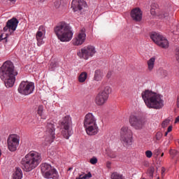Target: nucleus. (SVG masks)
Here are the masks:
<instances>
[{"label":"nucleus","instance_id":"44","mask_svg":"<svg viewBox=\"0 0 179 179\" xmlns=\"http://www.w3.org/2000/svg\"><path fill=\"white\" fill-rule=\"evenodd\" d=\"M167 135H169V132H168V131H166V132L165 133V136H167Z\"/></svg>","mask_w":179,"mask_h":179},{"label":"nucleus","instance_id":"42","mask_svg":"<svg viewBox=\"0 0 179 179\" xmlns=\"http://www.w3.org/2000/svg\"><path fill=\"white\" fill-rule=\"evenodd\" d=\"M178 122H179V116H178L175 120V124H177Z\"/></svg>","mask_w":179,"mask_h":179},{"label":"nucleus","instance_id":"5","mask_svg":"<svg viewBox=\"0 0 179 179\" xmlns=\"http://www.w3.org/2000/svg\"><path fill=\"white\" fill-rule=\"evenodd\" d=\"M60 127L62 129V135H63L65 139H69V138L73 135L72 117H71L70 115H66L60 120Z\"/></svg>","mask_w":179,"mask_h":179},{"label":"nucleus","instance_id":"14","mask_svg":"<svg viewBox=\"0 0 179 179\" xmlns=\"http://www.w3.org/2000/svg\"><path fill=\"white\" fill-rule=\"evenodd\" d=\"M150 38L157 45L162 47V48H167L169 45V41L163 36L160 35V34L155 32L150 35Z\"/></svg>","mask_w":179,"mask_h":179},{"label":"nucleus","instance_id":"19","mask_svg":"<svg viewBox=\"0 0 179 179\" xmlns=\"http://www.w3.org/2000/svg\"><path fill=\"white\" fill-rule=\"evenodd\" d=\"M83 8H86V1L85 0H73L71 2V8L73 12L82 10Z\"/></svg>","mask_w":179,"mask_h":179},{"label":"nucleus","instance_id":"12","mask_svg":"<svg viewBox=\"0 0 179 179\" xmlns=\"http://www.w3.org/2000/svg\"><path fill=\"white\" fill-rule=\"evenodd\" d=\"M129 122L131 127L135 128V129H142L146 124L145 120L138 117L136 114H131L129 119Z\"/></svg>","mask_w":179,"mask_h":179},{"label":"nucleus","instance_id":"31","mask_svg":"<svg viewBox=\"0 0 179 179\" xmlns=\"http://www.w3.org/2000/svg\"><path fill=\"white\" fill-rule=\"evenodd\" d=\"M169 124H170V119H166L162 122V128L167 127V125H169Z\"/></svg>","mask_w":179,"mask_h":179},{"label":"nucleus","instance_id":"33","mask_svg":"<svg viewBox=\"0 0 179 179\" xmlns=\"http://www.w3.org/2000/svg\"><path fill=\"white\" fill-rule=\"evenodd\" d=\"M145 156L148 159H150L153 156V152L151 150H147L145 151Z\"/></svg>","mask_w":179,"mask_h":179},{"label":"nucleus","instance_id":"32","mask_svg":"<svg viewBox=\"0 0 179 179\" xmlns=\"http://www.w3.org/2000/svg\"><path fill=\"white\" fill-rule=\"evenodd\" d=\"M155 138L157 141H160V139L163 138V133H162L161 131H158L155 135Z\"/></svg>","mask_w":179,"mask_h":179},{"label":"nucleus","instance_id":"37","mask_svg":"<svg viewBox=\"0 0 179 179\" xmlns=\"http://www.w3.org/2000/svg\"><path fill=\"white\" fill-rule=\"evenodd\" d=\"M153 173H155V168H150L148 170V173L150 174V176H153Z\"/></svg>","mask_w":179,"mask_h":179},{"label":"nucleus","instance_id":"25","mask_svg":"<svg viewBox=\"0 0 179 179\" xmlns=\"http://www.w3.org/2000/svg\"><path fill=\"white\" fill-rule=\"evenodd\" d=\"M104 76V74L103 73V71L101 70H96L94 73V79L96 80V82H99L103 79V77Z\"/></svg>","mask_w":179,"mask_h":179},{"label":"nucleus","instance_id":"24","mask_svg":"<svg viewBox=\"0 0 179 179\" xmlns=\"http://www.w3.org/2000/svg\"><path fill=\"white\" fill-rule=\"evenodd\" d=\"M23 178V173L22 169L17 168L13 175V179H22Z\"/></svg>","mask_w":179,"mask_h":179},{"label":"nucleus","instance_id":"8","mask_svg":"<svg viewBox=\"0 0 179 179\" xmlns=\"http://www.w3.org/2000/svg\"><path fill=\"white\" fill-rule=\"evenodd\" d=\"M97 54V49H96V46L93 45H87L83 48H81L80 51L77 53L79 58L81 59H85L87 61L89 58H92Z\"/></svg>","mask_w":179,"mask_h":179},{"label":"nucleus","instance_id":"28","mask_svg":"<svg viewBox=\"0 0 179 179\" xmlns=\"http://www.w3.org/2000/svg\"><path fill=\"white\" fill-rule=\"evenodd\" d=\"M157 73L159 76H161V78H166L169 75V72L163 69H159Z\"/></svg>","mask_w":179,"mask_h":179},{"label":"nucleus","instance_id":"11","mask_svg":"<svg viewBox=\"0 0 179 179\" xmlns=\"http://www.w3.org/2000/svg\"><path fill=\"white\" fill-rule=\"evenodd\" d=\"M54 139H55V124H54V122H48L46 135L45 136V145L52 143Z\"/></svg>","mask_w":179,"mask_h":179},{"label":"nucleus","instance_id":"18","mask_svg":"<svg viewBox=\"0 0 179 179\" xmlns=\"http://www.w3.org/2000/svg\"><path fill=\"white\" fill-rule=\"evenodd\" d=\"M44 34H45V28L44 26L41 25L36 32V38L37 40V45L38 47L44 44Z\"/></svg>","mask_w":179,"mask_h":179},{"label":"nucleus","instance_id":"29","mask_svg":"<svg viewBox=\"0 0 179 179\" xmlns=\"http://www.w3.org/2000/svg\"><path fill=\"white\" fill-rule=\"evenodd\" d=\"M88 178H92V173L90 172L85 174L84 176L80 175L78 178H76V179H88Z\"/></svg>","mask_w":179,"mask_h":179},{"label":"nucleus","instance_id":"17","mask_svg":"<svg viewBox=\"0 0 179 179\" xmlns=\"http://www.w3.org/2000/svg\"><path fill=\"white\" fill-rule=\"evenodd\" d=\"M84 127H89L90 125H94L97 124V118L93 113H88L87 115H85L84 118Z\"/></svg>","mask_w":179,"mask_h":179},{"label":"nucleus","instance_id":"15","mask_svg":"<svg viewBox=\"0 0 179 179\" xmlns=\"http://www.w3.org/2000/svg\"><path fill=\"white\" fill-rule=\"evenodd\" d=\"M19 24V20L16 17H13L10 20H8L6 22V26L3 27V31L6 34H12L16 31L17 29V25Z\"/></svg>","mask_w":179,"mask_h":179},{"label":"nucleus","instance_id":"39","mask_svg":"<svg viewBox=\"0 0 179 179\" xmlns=\"http://www.w3.org/2000/svg\"><path fill=\"white\" fill-rule=\"evenodd\" d=\"M171 131H173V127L172 126H169L168 127L167 131L166 132H171Z\"/></svg>","mask_w":179,"mask_h":179},{"label":"nucleus","instance_id":"27","mask_svg":"<svg viewBox=\"0 0 179 179\" xmlns=\"http://www.w3.org/2000/svg\"><path fill=\"white\" fill-rule=\"evenodd\" d=\"M111 179H125L124 176L120 174L118 172H113L110 176Z\"/></svg>","mask_w":179,"mask_h":179},{"label":"nucleus","instance_id":"21","mask_svg":"<svg viewBox=\"0 0 179 179\" xmlns=\"http://www.w3.org/2000/svg\"><path fill=\"white\" fill-rule=\"evenodd\" d=\"M142 10L139 8H134L131 11V17L136 22H141L142 20Z\"/></svg>","mask_w":179,"mask_h":179},{"label":"nucleus","instance_id":"10","mask_svg":"<svg viewBox=\"0 0 179 179\" xmlns=\"http://www.w3.org/2000/svg\"><path fill=\"white\" fill-rule=\"evenodd\" d=\"M18 93L22 96H29L34 92V83L22 81L17 89Z\"/></svg>","mask_w":179,"mask_h":179},{"label":"nucleus","instance_id":"4","mask_svg":"<svg viewBox=\"0 0 179 179\" xmlns=\"http://www.w3.org/2000/svg\"><path fill=\"white\" fill-rule=\"evenodd\" d=\"M55 33L62 43H69L73 37V31L66 22H61L54 29Z\"/></svg>","mask_w":179,"mask_h":179},{"label":"nucleus","instance_id":"23","mask_svg":"<svg viewBox=\"0 0 179 179\" xmlns=\"http://www.w3.org/2000/svg\"><path fill=\"white\" fill-rule=\"evenodd\" d=\"M37 113L40 115L41 120H47V115L44 113V106H43V105L38 106Z\"/></svg>","mask_w":179,"mask_h":179},{"label":"nucleus","instance_id":"3","mask_svg":"<svg viewBox=\"0 0 179 179\" xmlns=\"http://www.w3.org/2000/svg\"><path fill=\"white\" fill-rule=\"evenodd\" d=\"M41 163V154L36 151H30L21 160L24 171L29 172L34 170Z\"/></svg>","mask_w":179,"mask_h":179},{"label":"nucleus","instance_id":"13","mask_svg":"<svg viewBox=\"0 0 179 179\" xmlns=\"http://www.w3.org/2000/svg\"><path fill=\"white\" fill-rule=\"evenodd\" d=\"M20 142V137L17 134H10L7 139L8 149L10 152H16Z\"/></svg>","mask_w":179,"mask_h":179},{"label":"nucleus","instance_id":"45","mask_svg":"<svg viewBox=\"0 0 179 179\" xmlns=\"http://www.w3.org/2000/svg\"><path fill=\"white\" fill-rule=\"evenodd\" d=\"M161 156H162V157H163L164 156V153H162V154L161 155Z\"/></svg>","mask_w":179,"mask_h":179},{"label":"nucleus","instance_id":"9","mask_svg":"<svg viewBox=\"0 0 179 179\" xmlns=\"http://www.w3.org/2000/svg\"><path fill=\"white\" fill-rule=\"evenodd\" d=\"M41 173L45 178L58 179L59 176L58 171L48 163H43L41 165Z\"/></svg>","mask_w":179,"mask_h":179},{"label":"nucleus","instance_id":"35","mask_svg":"<svg viewBox=\"0 0 179 179\" xmlns=\"http://www.w3.org/2000/svg\"><path fill=\"white\" fill-rule=\"evenodd\" d=\"M54 6L55 9H59V6H61V2L59 1H57L54 3Z\"/></svg>","mask_w":179,"mask_h":179},{"label":"nucleus","instance_id":"38","mask_svg":"<svg viewBox=\"0 0 179 179\" xmlns=\"http://www.w3.org/2000/svg\"><path fill=\"white\" fill-rule=\"evenodd\" d=\"M150 13H151V15H156V11H155V8H152V9L150 10Z\"/></svg>","mask_w":179,"mask_h":179},{"label":"nucleus","instance_id":"34","mask_svg":"<svg viewBox=\"0 0 179 179\" xmlns=\"http://www.w3.org/2000/svg\"><path fill=\"white\" fill-rule=\"evenodd\" d=\"M90 163L91 164H97V158L96 157H93L90 159Z\"/></svg>","mask_w":179,"mask_h":179},{"label":"nucleus","instance_id":"40","mask_svg":"<svg viewBox=\"0 0 179 179\" xmlns=\"http://www.w3.org/2000/svg\"><path fill=\"white\" fill-rule=\"evenodd\" d=\"M3 40H6V36L3 38V34H1L0 36V41H2Z\"/></svg>","mask_w":179,"mask_h":179},{"label":"nucleus","instance_id":"36","mask_svg":"<svg viewBox=\"0 0 179 179\" xmlns=\"http://www.w3.org/2000/svg\"><path fill=\"white\" fill-rule=\"evenodd\" d=\"M169 153L171 156H176V155H177V150H171L169 151Z\"/></svg>","mask_w":179,"mask_h":179},{"label":"nucleus","instance_id":"26","mask_svg":"<svg viewBox=\"0 0 179 179\" xmlns=\"http://www.w3.org/2000/svg\"><path fill=\"white\" fill-rule=\"evenodd\" d=\"M86 79H87V73L86 72H82L78 76V82L80 83H85Z\"/></svg>","mask_w":179,"mask_h":179},{"label":"nucleus","instance_id":"46","mask_svg":"<svg viewBox=\"0 0 179 179\" xmlns=\"http://www.w3.org/2000/svg\"><path fill=\"white\" fill-rule=\"evenodd\" d=\"M10 1H15V0H10Z\"/></svg>","mask_w":179,"mask_h":179},{"label":"nucleus","instance_id":"2","mask_svg":"<svg viewBox=\"0 0 179 179\" xmlns=\"http://www.w3.org/2000/svg\"><path fill=\"white\" fill-rule=\"evenodd\" d=\"M17 76V71H15V66L10 61L5 62L0 68V78L1 80H4L6 87H13L16 78Z\"/></svg>","mask_w":179,"mask_h":179},{"label":"nucleus","instance_id":"22","mask_svg":"<svg viewBox=\"0 0 179 179\" xmlns=\"http://www.w3.org/2000/svg\"><path fill=\"white\" fill-rule=\"evenodd\" d=\"M155 62H156L155 57H152L148 60L147 62L148 69V71H150V72H152V71H153V69L155 68Z\"/></svg>","mask_w":179,"mask_h":179},{"label":"nucleus","instance_id":"1","mask_svg":"<svg viewBox=\"0 0 179 179\" xmlns=\"http://www.w3.org/2000/svg\"><path fill=\"white\" fill-rule=\"evenodd\" d=\"M142 99L148 108L160 110L164 107L163 95L150 90H145L141 93Z\"/></svg>","mask_w":179,"mask_h":179},{"label":"nucleus","instance_id":"41","mask_svg":"<svg viewBox=\"0 0 179 179\" xmlns=\"http://www.w3.org/2000/svg\"><path fill=\"white\" fill-rule=\"evenodd\" d=\"M111 75H112V73H111V71H109L108 73H107V78H111Z\"/></svg>","mask_w":179,"mask_h":179},{"label":"nucleus","instance_id":"43","mask_svg":"<svg viewBox=\"0 0 179 179\" xmlns=\"http://www.w3.org/2000/svg\"><path fill=\"white\" fill-rule=\"evenodd\" d=\"M1 156H2V150H1V149H0V157H1Z\"/></svg>","mask_w":179,"mask_h":179},{"label":"nucleus","instance_id":"20","mask_svg":"<svg viewBox=\"0 0 179 179\" xmlns=\"http://www.w3.org/2000/svg\"><path fill=\"white\" fill-rule=\"evenodd\" d=\"M84 128H85L87 135H89L90 136H93L99 134V129L97 124L86 126Z\"/></svg>","mask_w":179,"mask_h":179},{"label":"nucleus","instance_id":"16","mask_svg":"<svg viewBox=\"0 0 179 179\" xmlns=\"http://www.w3.org/2000/svg\"><path fill=\"white\" fill-rule=\"evenodd\" d=\"M72 41L73 45H82L86 41V29L82 28Z\"/></svg>","mask_w":179,"mask_h":179},{"label":"nucleus","instance_id":"7","mask_svg":"<svg viewBox=\"0 0 179 179\" xmlns=\"http://www.w3.org/2000/svg\"><path fill=\"white\" fill-rule=\"evenodd\" d=\"M111 93V87L106 85L103 90L99 92L95 96L94 103L96 106H104L108 101V97Z\"/></svg>","mask_w":179,"mask_h":179},{"label":"nucleus","instance_id":"30","mask_svg":"<svg viewBox=\"0 0 179 179\" xmlns=\"http://www.w3.org/2000/svg\"><path fill=\"white\" fill-rule=\"evenodd\" d=\"M57 63L55 62H52L50 64L49 69L50 71H55V68H57Z\"/></svg>","mask_w":179,"mask_h":179},{"label":"nucleus","instance_id":"6","mask_svg":"<svg viewBox=\"0 0 179 179\" xmlns=\"http://www.w3.org/2000/svg\"><path fill=\"white\" fill-rule=\"evenodd\" d=\"M120 141L127 148L132 146L134 143V133L127 127H122L120 129Z\"/></svg>","mask_w":179,"mask_h":179}]
</instances>
